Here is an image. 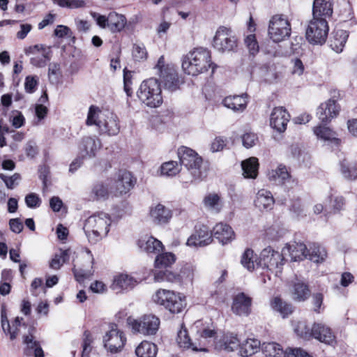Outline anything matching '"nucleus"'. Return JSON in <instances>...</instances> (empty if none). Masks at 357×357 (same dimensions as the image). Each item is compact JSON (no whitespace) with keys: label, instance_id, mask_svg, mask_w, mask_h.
Masks as SVG:
<instances>
[{"label":"nucleus","instance_id":"obj_1","mask_svg":"<svg viewBox=\"0 0 357 357\" xmlns=\"http://www.w3.org/2000/svg\"><path fill=\"white\" fill-rule=\"evenodd\" d=\"M177 153L181 165L185 168L179 176L182 182L188 183L202 181L206 176V167L197 152L188 147L181 146Z\"/></svg>","mask_w":357,"mask_h":357},{"label":"nucleus","instance_id":"obj_2","mask_svg":"<svg viewBox=\"0 0 357 357\" xmlns=\"http://www.w3.org/2000/svg\"><path fill=\"white\" fill-rule=\"evenodd\" d=\"M86 124L89 126H96L100 135L107 134L109 136L118 135L121 128L116 114L103 112L94 105L89 109Z\"/></svg>","mask_w":357,"mask_h":357},{"label":"nucleus","instance_id":"obj_3","mask_svg":"<svg viewBox=\"0 0 357 357\" xmlns=\"http://www.w3.org/2000/svg\"><path fill=\"white\" fill-rule=\"evenodd\" d=\"M182 69L185 73L196 76L208 70L214 66L211 62V52L206 48H195L182 58Z\"/></svg>","mask_w":357,"mask_h":357},{"label":"nucleus","instance_id":"obj_4","mask_svg":"<svg viewBox=\"0 0 357 357\" xmlns=\"http://www.w3.org/2000/svg\"><path fill=\"white\" fill-rule=\"evenodd\" d=\"M112 223L110 216L100 212L89 217L85 221L84 230L90 242L96 243L105 237Z\"/></svg>","mask_w":357,"mask_h":357},{"label":"nucleus","instance_id":"obj_5","mask_svg":"<svg viewBox=\"0 0 357 357\" xmlns=\"http://www.w3.org/2000/svg\"><path fill=\"white\" fill-rule=\"evenodd\" d=\"M137 95L142 103L152 108L160 106L163 101L160 84L154 78L143 81Z\"/></svg>","mask_w":357,"mask_h":357},{"label":"nucleus","instance_id":"obj_6","mask_svg":"<svg viewBox=\"0 0 357 357\" xmlns=\"http://www.w3.org/2000/svg\"><path fill=\"white\" fill-rule=\"evenodd\" d=\"M156 304L164 306L171 313H180L186 305L185 297L174 291L160 289L153 295Z\"/></svg>","mask_w":357,"mask_h":357},{"label":"nucleus","instance_id":"obj_7","mask_svg":"<svg viewBox=\"0 0 357 357\" xmlns=\"http://www.w3.org/2000/svg\"><path fill=\"white\" fill-rule=\"evenodd\" d=\"M155 68L165 89L168 91H175L183 83V79L178 76L174 66L165 64L163 56L159 58Z\"/></svg>","mask_w":357,"mask_h":357},{"label":"nucleus","instance_id":"obj_8","mask_svg":"<svg viewBox=\"0 0 357 357\" xmlns=\"http://www.w3.org/2000/svg\"><path fill=\"white\" fill-rule=\"evenodd\" d=\"M127 321L134 333L144 335H155L160 323L159 318L151 314H144L138 319L129 317Z\"/></svg>","mask_w":357,"mask_h":357},{"label":"nucleus","instance_id":"obj_9","mask_svg":"<svg viewBox=\"0 0 357 357\" xmlns=\"http://www.w3.org/2000/svg\"><path fill=\"white\" fill-rule=\"evenodd\" d=\"M328 30L326 19L312 17L306 29V39L310 44L323 45L326 40Z\"/></svg>","mask_w":357,"mask_h":357},{"label":"nucleus","instance_id":"obj_10","mask_svg":"<svg viewBox=\"0 0 357 357\" xmlns=\"http://www.w3.org/2000/svg\"><path fill=\"white\" fill-rule=\"evenodd\" d=\"M291 24L283 15H274L269 21L268 36L275 43L288 38L291 35Z\"/></svg>","mask_w":357,"mask_h":357},{"label":"nucleus","instance_id":"obj_11","mask_svg":"<svg viewBox=\"0 0 357 357\" xmlns=\"http://www.w3.org/2000/svg\"><path fill=\"white\" fill-rule=\"evenodd\" d=\"M213 45L222 52L234 51L238 46L237 38L230 29L220 26L213 38Z\"/></svg>","mask_w":357,"mask_h":357},{"label":"nucleus","instance_id":"obj_12","mask_svg":"<svg viewBox=\"0 0 357 357\" xmlns=\"http://www.w3.org/2000/svg\"><path fill=\"white\" fill-rule=\"evenodd\" d=\"M284 261L282 254L274 250L271 247H267L260 254L259 266L275 271L277 274L281 271Z\"/></svg>","mask_w":357,"mask_h":357},{"label":"nucleus","instance_id":"obj_13","mask_svg":"<svg viewBox=\"0 0 357 357\" xmlns=\"http://www.w3.org/2000/svg\"><path fill=\"white\" fill-rule=\"evenodd\" d=\"M96 20L100 27L107 29L113 33L122 31L127 24L126 16L115 11L110 12L107 16L97 15Z\"/></svg>","mask_w":357,"mask_h":357},{"label":"nucleus","instance_id":"obj_14","mask_svg":"<svg viewBox=\"0 0 357 357\" xmlns=\"http://www.w3.org/2000/svg\"><path fill=\"white\" fill-rule=\"evenodd\" d=\"M126 341L123 331L116 324H109L108 331L103 336L104 347L112 354L117 353L123 349Z\"/></svg>","mask_w":357,"mask_h":357},{"label":"nucleus","instance_id":"obj_15","mask_svg":"<svg viewBox=\"0 0 357 357\" xmlns=\"http://www.w3.org/2000/svg\"><path fill=\"white\" fill-rule=\"evenodd\" d=\"M176 343L178 347L183 351H206L204 348V344L201 340H191L188 332L183 324H181V329L178 331L176 337Z\"/></svg>","mask_w":357,"mask_h":357},{"label":"nucleus","instance_id":"obj_16","mask_svg":"<svg viewBox=\"0 0 357 357\" xmlns=\"http://www.w3.org/2000/svg\"><path fill=\"white\" fill-rule=\"evenodd\" d=\"M213 241L212 233L206 225L196 226L195 231L186 242V245L190 247H204L209 245Z\"/></svg>","mask_w":357,"mask_h":357},{"label":"nucleus","instance_id":"obj_17","mask_svg":"<svg viewBox=\"0 0 357 357\" xmlns=\"http://www.w3.org/2000/svg\"><path fill=\"white\" fill-rule=\"evenodd\" d=\"M36 332V328L31 326L29 327L28 333L23 335V344L25 345L24 351L29 356L44 357V352L40 344L34 336Z\"/></svg>","mask_w":357,"mask_h":357},{"label":"nucleus","instance_id":"obj_18","mask_svg":"<svg viewBox=\"0 0 357 357\" xmlns=\"http://www.w3.org/2000/svg\"><path fill=\"white\" fill-rule=\"evenodd\" d=\"M340 110V107L336 100L330 99L319 106L317 116L321 123H327L339 114Z\"/></svg>","mask_w":357,"mask_h":357},{"label":"nucleus","instance_id":"obj_19","mask_svg":"<svg viewBox=\"0 0 357 357\" xmlns=\"http://www.w3.org/2000/svg\"><path fill=\"white\" fill-rule=\"evenodd\" d=\"M290 119V115L282 107H275L270 116V126L279 132H283L287 129V125Z\"/></svg>","mask_w":357,"mask_h":357},{"label":"nucleus","instance_id":"obj_20","mask_svg":"<svg viewBox=\"0 0 357 357\" xmlns=\"http://www.w3.org/2000/svg\"><path fill=\"white\" fill-rule=\"evenodd\" d=\"M312 338L326 344H331L335 342V335L332 329L321 322H314L312 326Z\"/></svg>","mask_w":357,"mask_h":357},{"label":"nucleus","instance_id":"obj_21","mask_svg":"<svg viewBox=\"0 0 357 357\" xmlns=\"http://www.w3.org/2000/svg\"><path fill=\"white\" fill-rule=\"evenodd\" d=\"M252 298L244 293L238 294L231 305L233 312L239 316H248L251 312Z\"/></svg>","mask_w":357,"mask_h":357},{"label":"nucleus","instance_id":"obj_22","mask_svg":"<svg viewBox=\"0 0 357 357\" xmlns=\"http://www.w3.org/2000/svg\"><path fill=\"white\" fill-rule=\"evenodd\" d=\"M101 147L100 140L96 136H86L82 139L79 151L82 157H94Z\"/></svg>","mask_w":357,"mask_h":357},{"label":"nucleus","instance_id":"obj_23","mask_svg":"<svg viewBox=\"0 0 357 357\" xmlns=\"http://www.w3.org/2000/svg\"><path fill=\"white\" fill-rule=\"evenodd\" d=\"M135 181L131 174L127 171H121L118 178L114 182V192L116 195L126 194L133 188Z\"/></svg>","mask_w":357,"mask_h":357},{"label":"nucleus","instance_id":"obj_24","mask_svg":"<svg viewBox=\"0 0 357 357\" xmlns=\"http://www.w3.org/2000/svg\"><path fill=\"white\" fill-rule=\"evenodd\" d=\"M214 237L222 245L231 242L235 238L233 229L227 224L220 222L213 229Z\"/></svg>","mask_w":357,"mask_h":357},{"label":"nucleus","instance_id":"obj_25","mask_svg":"<svg viewBox=\"0 0 357 357\" xmlns=\"http://www.w3.org/2000/svg\"><path fill=\"white\" fill-rule=\"evenodd\" d=\"M149 215L155 224H165L172 218V211L161 204L152 206L150 208Z\"/></svg>","mask_w":357,"mask_h":357},{"label":"nucleus","instance_id":"obj_26","mask_svg":"<svg viewBox=\"0 0 357 357\" xmlns=\"http://www.w3.org/2000/svg\"><path fill=\"white\" fill-rule=\"evenodd\" d=\"M333 13L332 3L330 0H314L312 7V16L314 18L326 19Z\"/></svg>","mask_w":357,"mask_h":357},{"label":"nucleus","instance_id":"obj_27","mask_svg":"<svg viewBox=\"0 0 357 357\" xmlns=\"http://www.w3.org/2000/svg\"><path fill=\"white\" fill-rule=\"evenodd\" d=\"M84 258L87 261V265H84L82 267H77L76 265L73 268V273L77 280L81 281L85 278L91 277L93 274V258L91 252L87 251Z\"/></svg>","mask_w":357,"mask_h":357},{"label":"nucleus","instance_id":"obj_28","mask_svg":"<svg viewBox=\"0 0 357 357\" xmlns=\"http://www.w3.org/2000/svg\"><path fill=\"white\" fill-rule=\"evenodd\" d=\"M274 199L270 191L261 189L258 191L255 204L260 211L271 210L274 204Z\"/></svg>","mask_w":357,"mask_h":357},{"label":"nucleus","instance_id":"obj_29","mask_svg":"<svg viewBox=\"0 0 357 357\" xmlns=\"http://www.w3.org/2000/svg\"><path fill=\"white\" fill-rule=\"evenodd\" d=\"M240 348L239 340L236 335L232 334L224 335L215 342V348L218 350H224L227 352L234 351Z\"/></svg>","mask_w":357,"mask_h":357},{"label":"nucleus","instance_id":"obj_30","mask_svg":"<svg viewBox=\"0 0 357 357\" xmlns=\"http://www.w3.org/2000/svg\"><path fill=\"white\" fill-rule=\"evenodd\" d=\"M137 284V281L131 276L127 274H120L114 277L111 288L117 292L133 288Z\"/></svg>","mask_w":357,"mask_h":357},{"label":"nucleus","instance_id":"obj_31","mask_svg":"<svg viewBox=\"0 0 357 357\" xmlns=\"http://www.w3.org/2000/svg\"><path fill=\"white\" fill-rule=\"evenodd\" d=\"M248 104L247 95L230 96L223 100V105L234 111H243Z\"/></svg>","mask_w":357,"mask_h":357},{"label":"nucleus","instance_id":"obj_32","mask_svg":"<svg viewBox=\"0 0 357 357\" xmlns=\"http://www.w3.org/2000/svg\"><path fill=\"white\" fill-rule=\"evenodd\" d=\"M314 134L324 142L333 143L338 145L340 139L337 137V134L335 131L326 126H317L313 129Z\"/></svg>","mask_w":357,"mask_h":357},{"label":"nucleus","instance_id":"obj_33","mask_svg":"<svg viewBox=\"0 0 357 357\" xmlns=\"http://www.w3.org/2000/svg\"><path fill=\"white\" fill-rule=\"evenodd\" d=\"M307 259L317 264L324 262L327 257L326 249L316 243L310 245L309 248L307 250Z\"/></svg>","mask_w":357,"mask_h":357},{"label":"nucleus","instance_id":"obj_34","mask_svg":"<svg viewBox=\"0 0 357 357\" xmlns=\"http://www.w3.org/2000/svg\"><path fill=\"white\" fill-rule=\"evenodd\" d=\"M287 252H289L291 260L301 261L304 259H307V247L304 243H294L288 245L286 247Z\"/></svg>","mask_w":357,"mask_h":357},{"label":"nucleus","instance_id":"obj_35","mask_svg":"<svg viewBox=\"0 0 357 357\" xmlns=\"http://www.w3.org/2000/svg\"><path fill=\"white\" fill-rule=\"evenodd\" d=\"M261 342L255 338H248L240 344L239 354L242 357H248L256 354L260 349Z\"/></svg>","mask_w":357,"mask_h":357},{"label":"nucleus","instance_id":"obj_36","mask_svg":"<svg viewBox=\"0 0 357 357\" xmlns=\"http://www.w3.org/2000/svg\"><path fill=\"white\" fill-rule=\"evenodd\" d=\"M290 292L292 298L297 301H303L310 296V290L307 286L300 281L293 283Z\"/></svg>","mask_w":357,"mask_h":357},{"label":"nucleus","instance_id":"obj_37","mask_svg":"<svg viewBox=\"0 0 357 357\" xmlns=\"http://www.w3.org/2000/svg\"><path fill=\"white\" fill-rule=\"evenodd\" d=\"M243 174L245 178H255L258 173V159L255 157L250 158L242 162Z\"/></svg>","mask_w":357,"mask_h":357},{"label":"nucleus","instance_id":"obj_38","mask_svg":"<svg viewBox=\"0 0 357 357\" xmlns=\"http://www.w3.org/2000/svg\"><path fill=\"white\" fill-rule=\"evenodd\" d=\"M139 243L140 248L148 253L158 252L161 251L163 248L162 243L152 236L145 237L141 239Z\"/></svg>","mask_w":357,"mask_h":357},{"label":"nucleus","instance_id":"obj_39","mask_svg":"<svg viewBox=\"0 0 357 357\" xmlns=\"http://www.w3.org/2000/svg\"><path fill=\"white\" fill-rule=\"evenodd\" d=\"M157 351V346L149 341L142 342L135 349V354L138 357H155Z\"/></svg>","mask_w":357,"mask_h":357},{"label":"nucleus","instance_id":"obj_40","mask_svg":"<svg viewBox=\"0 0 357 357\" xmlns=\"http://www.w3.org/2000/svg\"><path fill=\"white\" fill-rule=\"evenodd\" d=\"M271 306L274 311L279 312L283 318L288 317L293 312L291 305L283 301L279 297H275L271 300Z\"/></svg>","mask_w":357,"mask_h":357},{"label":"nucleus","instance_id":"obj_41","mask_svg":"<svg viewBox=\"0 0 357 357\" xmlns=\"http://www.w3.org/2000/svg\"><path fill=\"white\" fill-rule=\"evenodd\" d=\"M261 350L266 357H284L285 354L282 347L273 342L263 343Z\"/></svg>","mask_w":357,"mask_h":357},{"label":"nucleus","instance_id":"obj_42","mask_svg":"<svg viewBox=\"0 0 357 357\" xmlns=\"http://www.w3.org/2000/svg\"><path fill=\"white\" fill-rule=\"evenodd\" d=\"M348 38V34L343 30L337 31L334 35L333 40L331 41V47L336 52H341L344 47Z\"/></svg>","mask_w":357,"mask_h":357},{"label":"nucleus","instance_id":"obj_43","mask_svg":"<svg viewBox=\"0 0 357 357\" xmlns=\"http://www.w3.org/2000/svg\"><path fill=\"white\" fill-rule=\"evenodd\" d=\"M268 176L270 180L278 182V183H284L290 178V174L287 168L282 165H278L275 170H272Z\"/></svg>","mask_w":357,"mask_h":357},{"label":"nucleus","instance_id":"obj_44","mask_svg":"<svg viewBox=\"0 0 357 357\" xmlns=\"http://www.w3.org/2000/svg\"><path fill=\"white\" fill-rule=\"evenodd\" d=\"M179 276L177 273L169 270L156 271L154 273L153 280L156 282H167L171 283L179 282Z\"/></svg>","mask_w":357,"mask_h":357},{"label":"nucleus","instance_id":"obj_45","mask_svg":"<svg viewBox=\"0 0 357 357\" xmlns=\"http://www.w3.org/2000/svg\"><path fill=\"white\" fill-rule=\"evenodd\" d=\"M340 165L341 173L345 178L351 181L357 178V164L344 160Z\"/></svg>","mask_w":357,"mask_h":357},{"label":"nucleus","instance_id":"obj_46","mask_svg":"<svg viewBox=\"0 0 357 357\" xmlns=\"http://www.w3.org/2000/svg\"><path fill=\"white\" fill-rule=\"evenodd\" d=\"M241 263L248 271H252L255 269V266H259V262H257L256 255L251 249L245 250L241 257Z\"/></svg>","mask_w":357,"mask_h":357},{"label":"nucleus","instance_id":"obj_47","mask_svg":"<svg viewBox=\"0 0 357 357\" xmlns=\"http://www.w3.org/2000/svg\"><path fill=\"white\" fill-rule=\"evenodd\" d=\"M294 331L299 337L310 340L312 338V327L310 328L307 324L303 321H295L293 324Z\"/></svg>","mask_w":357,"mask_h":357},{"label":"nucleus","instance_id":"obj_48","mask_svg":"<svg viewBox=\"0 0 357 357\" xmlns=\"http://www.w3.org/2000/svg\"><path fill=\"white\" fill-rule=\"evenodd\" d=\"M202 326V323L200 321H198L195 323L193 328H197V335L198 337H197L196 340H201L205 345V341L208 338L213 337L215 333L213 329L209 328H203Z\"/></svg>","mask_w":357,"mask_h":357},{"label":"nucleus","instance_id":"obj_49","mask_svg":"<svg viewBox=\"0 0 357 357\" xmlns=\"http://www.w3.org/2000/svg\"><path fill=\"white\" fill-rule=\"evenodd\" d=\"M69 251L60 250L56 253L50 263V266L55 270L59 269L63 263L69 259Z\"/></svg>","mask_w":357,"mask_h":357},{"label":"nucleus","instance_id":"obj_50","mask_svg":"<svg viewBox=\"0 0 357 357\" xmlns=\"http://www.w3.org/2000/svg\"><path fill=\"white\" fill-rule=\"evenodd\" d=\"M176 260L175 255L171 252H165L159 255L155 260L156 268H163L171 266Z\"/></svg>","mask_w":357,"mask_h":357},{"label":"nucleus","instance_id":"obj_51","mask_svg":"<svg viewBox=\"0 0 357 357\" xmlns=\"http://www.w3.org/2000/svg\"><path fill=\"white\" fill-rule=\"evenodd\" d=\"M161 174L166 176H174L181 172L179 165L176 161L164 162L160 167Z\"/></svg>","mask_w":357,"mask_h":357},{"label":"nucleus","instance_id":"obj_52","mask_svg":"<svg viewBox=\"0 0 357 357\" xmlns=\"http://www.w3.org/2000/svg\"><path fill=\"white\" fill-rule=\"evenodd\" d=\"M330 207L333 213H339L344 209L345 199L341 195L331 194L328 196Z\"/></svg>","mask_w":357,"mask_h":357},{"label":"nucleus","instance_id":"obj_53","mask_svg":"<svg viewBox=\"0 0 357 357\" xmlns=\"http://www.w3.org/2000/svg\"><path fill=\"white\" fill-rule=\"evenodd\" d=\"M204 204L205 207L215 212H219L221 208L220 197L217 194H208L204 197Z\"/></svg>","mask_w":357,"mask_h":357},{"label":"nucleus","instance_id":"obj_54","mask_svg":"<svg viewBox=\"0 0 357 357\" xmlns=\"http://www.w3.org/2000/svg\"><path fill=\"white\" fill-rule=\"evenodd\" d=\"M0 178L3 181L8 189L13 190L19 185L21 176L18 173H15L11 176L1 173Z\"/></svg>","mask_w":357,"mask_h":357},{"label":"nucleus","instance_id":"obj_55","mask_svg":"<svg viewBox=\"0 0 357 357\" xmlns=\"http://www.w3.org/2000/svg\"><path fill=\"white\" fill-rule=\"evenodd\" d=\"M54 4L61 8L69 9H75L85 6V2L83 0H52Z\"/></svg>","mask_w":357,"mask_h":357},{"label":"nucleus","instance_id":"obj_56","mask_svg":"<svg viewBox=\"0 0 357 357\" xmlns=\"http://www.w3.org/2000/svg\"><path fill=\"white\" fill-rule=\"evenodd\" d=\"M51 49L50 47H46L43 45H35L29 47L25 50L26 54H35L36 53H41L43 56L47 59H51Z\"/></svg>","mask_w":357,"mask_h":357},{"label":"nucleus","instance_id":"obj_57","mask_svg":"<svg viewBox=\"0 0 357 357\" xmlns=\"http://www.w3.org/2000/svg\"><path fill=\"white\" fill-rule=\"evenodd\" d=\"M195 268L190 264H186L182 267L180 273L177 274L179 276V282L181 281L192 282L194 278Z\"/></svg>","mask_w":357,"mask_h":357},{"label":"nucleus","instance_id":"obj_58","mask_svg":"<svg viewBox=\"0 0 357 357\" xmlns=\"http://www.w3.org/2000/svg\"><path fill=\"white\" fill-rule=\"evenodd\" d=\"M1 326L3 332L10 335V339L11 340H15L17 335V328L14 331H11V328L7 317L6 312L4 309L1 310Z\"/></svg>","mask_w":357,"mask_h":357},{"label":"nucleus","instance_id":"obj_59","mask_svg":"<svg viewBox=\"0 0 357 357\" xmlns=\"http://www.w3.org/2000/svg\"><path fill=\"white\" fill-rule=\"evenodd\" d=\"M93 338L89 331H85L83 334V351L82 357H89V354L91 351V343Z\"/></svg>","mask_w":357,"mask_h":357},{"label":"nucleus","instance_id":"obj_60","mask_svg":"<svg viewBox=\"0 0 357 357\" xmlns=\"http://www.w3.org/2000/svg\"><path fill=\"white\" fill-rule=\"evenodd\" d=\"M92 194L96 199H105L107 197L109 191L106 186L101 183L95 184L92 188Z\"/></svg>","mask_w":357,"mask_h":357},{"label":"nucleus","instance_id":"obj_61","mask_svg":"<svg viewBox=\"0 0 357 357\" xmlns=\"http://www.w3.org/2000/svg\"><path fill=\"white\" fill-rule=\"evenodd\" d=\"M132 54L134 59L138 61L145 60L147 57V52L143 44H135Z\"/></svg>","mask_w":357,"mask_h":357},{"label":"nucleus","instance_id":"obj_62","mask_svg":"<svg viewBox=\"0 0 357 357\" xmlns=\"http://www.w3.org/2000/svg\"><path fill=\"white\" fill-rule=\"evenodd\" d=\"M241 138L243 145L247 149L254 146L258 142V137L257 134L252 132H247L244 133Z\"/></svg>","mask_w":357,"mask_h":357},{"label":"nucleus","instance_id":"obj_63","mask_svg":"<svg viewBox=\"0 0 357 357\" xmlns=\"http://www.w3.org/2000/svg\"><path fill=\"white\" fill-rule=\"evenodd\" d=\"M245 43L252 55H255L259 52V45L254 34L248 35L245 39Z\"/></svg>","mask_w":357,"mask_h":357},{"label":"nucleus","instance_id":"obj_64","mask_svg":"<svg viewBox=\"0 0 357 357\" xmlns=\"http://www.w3.org/2000/svg\"><path fill=\"white\" fill-rule=\"evenodd\" d=\"M284 357H312L301 348H289L285 351Z\"/></svg>","mask_w":357,"mask_h":357}]
</instances>
